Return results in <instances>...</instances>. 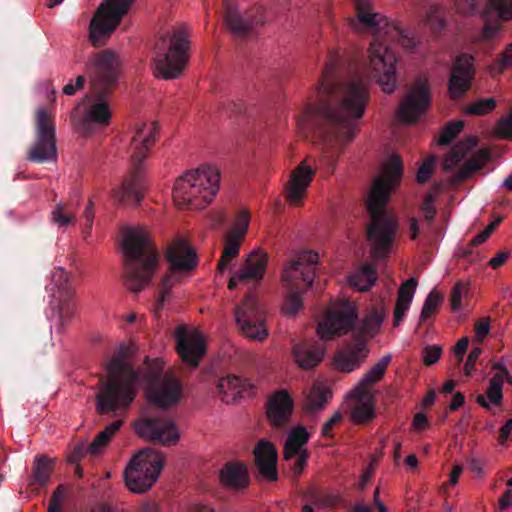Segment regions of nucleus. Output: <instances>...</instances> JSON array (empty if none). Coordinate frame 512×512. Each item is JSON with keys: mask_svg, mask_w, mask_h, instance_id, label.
I'll list each match as a JSON object with an SVG mask.
<instances>
[{"mask_svg": "<svg viewBox=\"0 0 512 512\" xmlns=\"http://www.w3.org/2000/svg\"><path fill=\"white\" fill-rule=\"evenodd\" d=\"M298 458L295 460L292 470L295 477H298L304 470V468L307 465V460L309 458V452L308 450H303L302 452H299Z\"/></svg>", "mask_w": 512, "mask_h": 512, "instance_id": "obj_62", "label": "nucleus"}, {"mask_svg": "<svg viewBox=\"0 0 512 512\" xmlns=\"http://www.w3.org/2000/svg\"><path fill=\"white\" fill-rule=\"evenodd\" d=\"M253 385L244 378L228 375L220 378L216 385V393L227 404L233 403L237 398L251 396Z\"/></svg>", "mask_w": 512, "mask_h": 512, "instance_id": "obj_28", "label": "nucleus"}, {"mask_svg": "<svg viewBox=\"0 0 512 512\" xmlns=\"http://www.w3.org/2000/svg\"><path fill=\"white\" fill-rule=\"evenodd\" d=\"M190 41L187 26L174 28L170 36H163L155 44L154 74L170 80L178 78L189 59Z\"/></svg>", "mask_w": 512, "mask_h": 512, "instance_id": "obj_9", "label": "nucleus"}, {"mask_svg": "<svg viewBox=\"0 0 512 512\" xmlns=\"http://www.w3.org/2000/svg\"><path fill=\"white\" fill-rule=\"evenodd\" d=\"M292 355L295 363L304 370L315 368L323 359L324 349L318 343L294 342Z\"/></svg>", "mask_w": 512, "mask_h": 512, "instance_id": "obj_31", "label": "nucleus"}, {"mask_svg": "<svg viewBox=\"0 0 512 512\" xmlns=\"http://www.w3.org/2000/svg\"><path fill=\"white\" fill-rule=\"evenodd\" d=\"M425 24L430 28L433 34H440L447 26V18L444 10L436 5H432L427 12Z\"/></svg>", "mask_w": 512, "mask_h": 512, "instance_id": "obj_45", "label": "nucleus"}, {"mask_svg": "<svg viewBox=\"0 0 512 512\" xmlns=\"http://www.w3.org/2000/svg\"><path fill=\"white\" fill-rule=\"evenodd\" d=\"M314 175L315 171L304 162L295 168L286 187V198L291 204L298 205L302 202Z\"/></svg>", "mask_w": 512, "mask_h": 512, "instance_id": "obj_26", "label": "nucleus"}, {"mask_svg": "<svg viewBox=\"0 0 512 512\" xmlns=\"http://www.w3.org/2000/svg\"><path fill=\"white\" fill-rule=\"evenodd\" d=\"M503 401V390L496 385L489 386L485 395L479 394L476 396V403L488 411H492V406H500Z\"/></svg>", "mask_w": 512, "mask_h": 512, "instance_id": "obj_44", "label": "nucleus"}, {"mask_svg": "<svg viewBox=\"0 0 512 512\" xmlns=\"http://www.w3.org/2000/svg\"><path fill=\"white\" fill-rule=\"evenodd\" d=\"M436 158L434 156H431L424 160V162L421 164V166L418 169L417 173V181L419 183H425L427 182L434 169Z\"/></svg>", "mask_w": 512, "mask_h": 512, "instance_id": "obj_57", "label": "nucleus"}, {"mask_svg": "<svg viewBox=\"0 0 512 512\" xmlns=\"http://www.w3.org/2000/svg\"><path fill=\"white\" fill-rule=\"evenodd\" d=\"M243 237L233 233H228L224 241V249L221 258L218 261V271L223 273L228 263L236 258L240 252V244Z\"/></svg>", "mask_w": 512, "mask_h": 512, "instance_id": "obj_42", "label": "nucleus"}, {"mask_svg": "<svg viewBox=\"0 0 512 512\" xmlns=\"http://www.w3.org/2000/svg\"><path fill=\"white\" fill-rule=\"evenodd\" d=\"M73 299L57 298L54 302L58 308L59 321L62 326L66 325L75 313V305L72 302Z\"/></svg>", "mask_w": 512, "mask_h": 512, "instance_id": "obj_52", "label": "nucleus"}, {"mask_svg": "<svg viewBox=\"0 0 512 512\" xmlns=\"http://www.w3.org/2000/svg\"><path fill=\"white\" fill-rule=\"evenodd\" d=\"M368 100L369 91L363 80L358 76L343 79L338 59L330 58L319 79L315 101L297 120L303 133H313L327 145L323 161L330 173L344 145L354 139L357 120L364 115Z\"/></svg>", "mask_w": 512, "mask_h": 512, "instance_id": "obj_1", "label": "nucleus"}, {"mask_svg": "<svg viewBox=\"0 0 512 512\" xmlns=\"http://www.w3.org/2000/svg\"><path fill=\"white\" fill-rule=\"evenodd\" d=\"M254 456L260 474L269 481H276L278 453L275 445L267 440H260L254 448Z\"/></svg>", "mask_w": 512, "mask_h": 512, "instance_id": "obj_27", "label": "nucleus"}, {"mask_svg": "<svg viewBox=\"0 0 512 512\" xmlns=\"http://www.w3.org/2000/svg\"><path fill=\"white\" fill-rule=\"evenodd\" d=\"M357 320V310L350 302H343L329 310L318 323L317 334L322 340H331L336 335L350 331Z\"/></svg>", "mask_w": 512, "mask_h": 512, "instance_id": "obj_16", "label": "nucleus"}, {"mask_svg": "<svg viewBox=\"0 0 512 512\" xmlns=\"http://www.w3.org/2000/svg\"><path fill=\"white\" fill-rule=\"evenodd\" d=\"M477 146L476 137H467L455 144L449 154L445 157L443 168L446 171L453 170L466 156V154Z\"/></svg>", "mask_w": 512, "mask_h": 512, "instance_id": "obj_37", "label": "nucleus"}, {"mask_svg": "<svg viewBox=\"0 0 512 512\" xmlns=\"http://www.w3.org/2000/svg\"><path fill=\"white\" fill-rule=\"evenodd\" d=\"M85 70L90 80V92L83 98L89 104L83 115V124L108 125L112 114L107 98L120 77L119 57L110 49L95 52L89 56Z\"/></svg>", "mask_w": 512, "mask_h": 512, "instance_id": "obj_4", "label": "nucleus"}, {"mask_svg": "<svg viewBox=\"0 0 512 512\" xmlns=\"http://www.w3.org/2000/svg\"><path fill=\"white\" fill-rule=\"evenodd\" d=\"M468 294V287L463 282H457L451 290L450 305L453 311L460 310L462 298Z\"/></svg>", "mask_w": 512, "mask_h": 512, "instance_id": "obj_54", "label": "nucleus"}, {"mask_svg": "<svg viewBox=\"0 0 512 512\" xmlns=\"http://www.w3.org/2000/svg\"><path fill=\"white\" fill-rule=\"evenodd\" d=\"M54 464V460L48 458L46 455L35 456L32 473L28 480V485L31 487H47L51 480Z\"/></svg>", "mask_w": 512, "mask_h": 512, "instance_id": "obj_35", "label": "nucleus"}, {"mask_svg": "<svg viewBox=\"0 0 512 512\" xmlns=\"http://www.w3.org/2000/svg\"><path fill=\"white\" fill-rule=\"evenodd\" d=\"M496 107L494 98L479 99L464 108V112L468 115L482 116L490 113Z\"/></svg>", "mask_w": 512, "mask_h": 512, "instance_id": "obj_50", "label": "nucleus"}, {"mask_svg": "<svg viewBox=\"0 0 512 512\" xmlns=\"http://www.w3.org/2000/svg\"><path fill=\"white\" fill-rule=\"evenodd\" d=\"M51 285L49 289L51 291L57 290V294L53 293V299L66 298L73 299L74 290L71 287L70 278L68 273L63 268H57L52 273Z\"/></svg>", "mask_w": 512, "mask_h": 512, "instance_id": "obj_40", "label": "nucleus"}, {"mask_svg": "<svg viewBox=\"0 0 512 512\" xmlns=\"http://www.w3.org/2000/svg\"><path fill=\"white\" fill-rule=\"evenodd\" d=\"M485 4V9L481 12V18L484 21L483 37L491 40L500 30L501 25L495 19L508 21L512 19V0H455V7L458 13L471 15L480 12V8Z\"/></svg>", "mask_w": 512, "mask_h": 512, "instance_id": "obj_12", "label": "nucleus"}, {"mask_svg": "<svg viewBox=\"0 0 512 512\" xmlns=\"http://www.w3.org/2000/svg\"><path fill=\"white\" fill-rule=\"evenodd\" d=\"M442 354V348L438 345L426 346L423 349V362L426 366L435 364Z\"/></svg>", "mask_w": 512, "mask_h": 512, "instance_id": "obj_58", "label": "nucleus"}, {"mask_svg": "<svg viewBox=\"0 0 512 512\" xmlns=\"http://www.w3.org/2000/svg\"><path fill=\"white\" fill-rule=\"evenodd\" d=\"M294 403L285 390L277 391L267 402V417L274 426H283L291 417Z\"/></svg>", "mask_w": 512, "mask_h": 512, "instance_id": "obj_29", "label": "nucleus"}, {"mask_svg": "<svg viewBox=\"0 0 512 512\" xmlns=\"http://www.w3.org/2000/svg\"><path fill=\"white\" fill-rule=\"evenodd\" d=\"M475 76L473 57L461 54L456 57L448 80L449 96L455 100L461 98L471 88Z\"/></svg>", "mask_w": 512, "mask_h": 512, "instance_id": "obj_22", "label": "nucleus"}, {"mask_svg": "<svg viewBox=\"0 0 512 512\" xmlns=\"http://www.w3.org/2000/svg\"><path fill=\"white\" fill-rule=\"evenodd\" d=\"M220 172L203 166L179 177L173 188V200L179 209H203L219 189Z\"/></svg>", "mask_w": 512, "mask_h": 512, "instance_id": "obj_8", "label": "nucleus"}, {"mask_svg": "<svg viewBox=\"0 0 512 512\" xmlns=\"http://www.w3.org/2000/svg\"><path fill=\"white\" fill-rule=\"evenodd\" d=\"M220 483L231 490H244L250 483L246 465L241 461L226 462L219 472Z\"/></svg>", "mask_w": 512, "mask_h": 512, "instance_id": "obj_30", "label": "nucleus"}, {"mask_svg": "<svg viewBox=\"0 0 512 512\" xmlns=\"http://www.w3.org/2000/svg\"><path fill=\"white\" fill-rule=\"evenodd\" d=\"M417 284V280L412 277L400 286L394 309V326H398L403 321L406 311L413 300Z\"/></svg>", "mask_w": 512, "mask_h": 512, "instance_id": "obj_33", "label": "nucleus"}, {"mask_svg": "<svg viewBox=\"0 0 512 512\" xmlns=\"http://www.w3.org/2000/svg\"><path fill=\"white\" fill-rule=\"evenodd\" d=\"M391 355H384L376 364L360 380L361 386H373L378 383L384 376L388 365L391 362Z\"/></svg>", "mask_w": 512, "mask_h": 512, "instance_id": "obj_43", "label": "nucleus"}, {"mask_svg": "<svg viewBox=\"0 0 512 512\" xmlns=\"http://www.w3.org/2000/svg\"><path fill=\"white\" fill-rule=\"evenodd\" d=\"M376 279L377 274L374 266L365 264L349 277V282L357 290L364 292L371 288Z\"/></svg>", "mask_w": 512, "mask_h": 512, "instance_id": "obj_41", "label": "nucleus"}, {"mask_svg": "<svg viewBox=\"0 0 512 512\" xmlns=\"http://www.w3.org/2000/svg\"><path fill=\"white\" fill-rule=\"evenodd\" d=\"M176 350L181 359L191 367H197L206 354V343L198 331H188L179 326L175 331Z\"/></svg>", "mask_w": 512, "mask_h": 512, "instance_id": "obj_21", "label": "nucleus"}, {"mask_svg": "<svg viewBox=\"0 0 512 512\" xmlns=\"http://www.w3.org/2000/svg\"><path fill=\"white\" fill-rule=\"evenodd\" d=\"M146 393L153 405L168 408L179 401L181 385L172 375H162L161 369L150 368V383Z\"/></svg>", "mask_w": 512, "mask_h": 512, "instance_id": "obj_17", "label": "nucleus"}, {"mask_svg": "<svg viewBox=\"0 0 512 512\" xmlns=\"http://www.w3.org/2000/svg\"><path fill=\"white\" fill-rule=\"evenodd\" d=\"M403 175V164L399 156H392L384 165L365 201L370 218L366 226L367 240L371 246V256L380 261L388 257L398 231V221L387 209L391 193L399 185Z\"/></svg>", "mask_w": 512, "mask_h": 512, "instance_id": "obj_3", "label": "nucleus"}, {"mask_svg": "<svg viewBox=\"0 0 512 512\" xmlns=\"http://www.w3.org/2000/svg\"><path fill=\"white\" fill-rule=\"evenodd\" d=\"M250 216L247 210L240 211L236 216L234 226L229 233L244 237L249 227Z\"/></svg>", "mask_w": 512, "mask_h": 512, "instance_id": "obj_55", "label": "nucleus"}, {"mask_svg": "<svg viewBox=\"0 0 512 512\" xmlns=\"http://www.w3.org/2000/svg\"><path fill=\"white\" fill-rule=\"evenodd\" d=\"M509 67H512V43L506 47L505 51L495 61V68L499 73H502Z\"/></svg>", "mask_w": 512, "mask_h": 512, "instance_id": "obj_59", "label": "nucleus"}, {"mask_svg": "<svg viewBox=\"0 0 512 512\" xmlns=\"http://www.w3.org/2000/svg\"><path fill=\"white\" fill-rule=\"evenodd\" d=\"M65 495V487L59 485L53 491L48 505V512H62V503Z\"/></svg>", "mask_w": 512, "mask_h": 512, "instance_id": "obj_56", "label": "nucleus"}, {"mask_svg": "<svg viewBox=\"0 0 512 512\" xmlns=\"http://www.w3.org/2000/svg\"><path fill=\"white\" fill-rule=\"evenodd\" d=\"M224 21L231 33L246 37L252 35L256 27L265 24V9L258 6L241 14L236 4L229 0L225 3Z\"/></svg>", "mask_w": 512, "mask_h": 512, "instance_id": "obj_18", "label": "nucleus"}, {"mask_svg": "<svg viewBox=\"0 0 512 512\" xmlns=\"http://www.w3.org/2000/svg\"><path fill=\"white\" fill-rule=\"evenodd\" d=\"M464 127V122L459 121H452L445 125V127L442 129V132L439 137V145L446 146L449 145L455 138L458 137L460 132L462 131Z\"/></svg>", "mask_w": 512, "mask_h": 512, "instance_id": "obj_51", "label": "nucleus"}, {"mask_svg": "<svg viewBox=\"0 0 512 512\" xmlns=\"http://www.w3.org/2000/svg\"><path fill=\"white\" fill-rule=\"evenodd\" d=\"M368 354L369 348L365 339L355 338V342L353 344L335 356L334 363L339 371L350 373L360 367L368 357Z\"/></svg>", "mask_w": 512, "mask_h": 512, "instance_id": "obj_25", "label": "nucleus"}, {"mask_svg": "<svg viewBox=\"0 0 512 512\" xmlns=\"http://www.w3.org/2000/svg\"><path fill=\"white\" fill-rule=\"evenodd\" d=\"M343 416L341 412H335L331 418H329L321 428V435L323 437L333 438L334 434L332 432L334 426L339 424L342 420Z\"/></svg>", "mask_w": 512, "mask_h": 512, "instance_id": "obj_60", "label": "nucleus"}, {"mask_svg": "<svg viewBox=\"0 0 512 512\" xmlns=\"http://www.w3.org/2000/svg\"><path fill=\"white\" fill-rule=\"evenodd\" d=\"M332 396V391L328 387L322 384H314L304 399L303 409L312 416L318 411L323 410L332 399Z\"/></svg>", "mask_w": 512, "mask_h": 512, "instance_id": "obj_34", "label": "nucleus"}, {"mask_svg": "<svg viewBox=\"0 0 512 512\" xmlns=\"http://www.w3.org/2000/svg\"><path fill=\"white\" fill-rule=\"evenodd\" d=\"M430 90L428 83L417 80L413 89L401 101L398 117L405 123H415L430 106Z\"/></svg>", "mask_w": 512, "mask_h": 512, "instance_id": "obj_20", "label": "nucleus"}, {"mask_svg": "<svg viewBox=\"0 0 512 512\" xmlns=\"http://www.w3.org/2000/svg\"><path fill=\"white\" fill-rule=\"evenodd\" d=\"M134 0H103L89 24V40L94 47L106 44L129 12Z\"/></svg>", "mask_w": 512, "mask_h": 512, "instance_id": "obj_11", "label": "nucleus"}, {"mask_svg": "<svg viewBox=\"0 0 512 512\" xmlns=\"http://www.w3.org/2000/svg\"><path fill=\"white\" fill-rule=\"evenodd\" d=\"M312 501L319 507H332L337 504L338 500L335 496L313 493Z\"/></svg>", "mask_w": 512, "mask_h": 512, "instance_id": "obj_63", "label": "nucleus"}, {"mask_svg": "<svg viewBox=\"0 0 512 512\" xmlns=\"http://www.w3.org/2000/svg\"><path fill=\"white\" fill-rule=\"evenodd\" d=\"M235 320L242 334L251 340L261 342L268 335L265 311L252 294L235 308Z\"/></svg>", "mask_w": 512, "mask_h": 512, "instance_id": "obj_15", "label": "nucleus"}, {"mask_svg": "<svg viewBox=\"0 0 512 512\" xmlns=\"http://www.w3.org/2000/svg\"><path fill=\"white\" fill-rule=\"evenodd\" d=\"M287 296L285 298L283 310L285 314L289 316H294L296 313L302 308V294L306 290H298V289H286Z\"/></svg>", "mask_w": 512, "mask_h": 512, "instance_id": "obj_49", "label": "nucleus"}, {"mask_svg": "<svg viewBox=\"0 0 512 512\" xmlns=\"http://www.w3.org/2000/svg\"><path fill=\"white\" fill-rule=\"evenodd\" d=\"M56 128L51 114L40 108L35 117V139L27 152V159L33 163H46L56 160Z\"/></svg>", "mask_w": 512, "mask_h": 512, "instance_id": "obj_13", "label": "nucleus"}, {"mask_svg": "<svg viewBox=\"0 0 512 512\" xmlns=\"http://www.w3.org/2000/svg\"><path fill=\"white\" fill-rule=\"evenodd\" d=\"M443 301V295L433 289L426 297L420 314V323L433 316Z\"/></svg>", "mask_w": 512, "mask_h": 512, "instance_id": "obj_48", "label": "nucleus"}, {"mask_svg": "<svg viewBox=\"0 0 512 512\" xmlns=\"http://www.w3.org/2000/svg\"><path fill=\"white\" fill-rule=\"evenodd\" d=\"M174 279L173 275H166L162 278L160 285H159V296L155 303V310L156 312H160L163 308L164 303L170 296V291L172 287L174 286Z\"/></svg>", "mask_w": 512, "mask_h": 512, "instance_id": "obj_53", "label": "nucleus"}, {"mask_svg": "<svg viewBox=\"0 0 512 512\" xmlns=\"http://www.w3.org/2000/svg\"><path fill=\"white\" fill-rule=\"evenodd\" d=\"M159 131L157 123H143L139 125L131 139L130 175L124 179L119 189L113 191L114 198L119 203L139 204L145 190L144 159L148 157L150 149L154 146Z\"/></svg>", "mask_w": 512, "mask_h": 512, "instance_id": "obj_7", "label": "nucleus"}, {"mask_svg": "<svg viewBox=\"0 0 512 512\" xmlns=\"http://www.w3.org/2000/svg\"><path fill=\"white\" fill-rule=\"evenodd\" d=\"M166 260L170 263L172 271H190L197 265L195 251L189 243L182 238L171 242L167 247Z\"/></svg>", "mask_w": 512, "mask_h": 512, "instance_id": "obj_24", "label": "nucleus"}, {"mask_svg": "<svg viewBox=\"0 0 512 512\" xmlns=\"http://www.w3.org/2000/svg\"><path fill=\"white\" fill-rule=\"evenodd\" d=\"M318 259L319 256L314 251L296 253L283 268V286L286 289L308 290L316 276Z\"/></svg>", "mask_w": 512, "mask_h": 512, "instance_id": "obj_14", "label": "nucleus"}, {"mask_svg": "<svg viewBox=\"0 0 512 512\" xmlns=\"http://www.w3.org/2000/svg\"><path fill=\"white\" fill-rule=\"evenodd\" d=\"M309 438L310 435L304 426L300 425L292 429L284 445V459L287 461L291 460L297 456L299 452H302L304 450L302 447L309 441Z\"/></svg>", "mask_w": 512, "mask_h": 512, "instance_id": "obj_36", "label": "nucleus"}, {"mask_svg": "<svg viewBox=\"0 0 512 512\" xmlns=\"http://www.w3.org/2000/svg\"><path fill=\"white\" fill-rule=\"evenodd\" d=\"M490 332V318L484 317L475 323L476 340L482 342Z\"/></svg>", "mask_w": 512, "mask_h": 512, "instance_id": "obj_61", "label": "nucleus"}, {"mask_svg": "<svg viewBox=\"0 0 512 512\" xmlns=\"http://www.w3.org/2000/svg\"><path fill=\"white\" fill-rule=\"evenodd\" d=\"M107 377L96 394V411L100 415H118L126 411L135 400L141 386V374L128 362L127 355L120 351L105 365Z\"/></svg>", "mask_w": 512, "mask_h": 512, "instance_id": "obj_5", "label": "nucleus"}, {"mask_svg": "<svg viewBox=\"0 0 512 512\" xmlns=\"http://www.w3.org/2000/svg\"><path fill=\"white\" fill-rule=\"evenodd\" d=\"M123 425V420H116L100 431L93 441L87 446V452L91 455H98L108 445L113 436Z\"/></svg>", "mask_w": 512, "mask_h": 512, "instance_id": "obj_39", "label": "nucleus"}, {"mask_svg": "<svg viewBox=\"0 0 512 512\" xmlns=\"http://www.w3.org/2000/svg\"><path fill=\"white\" fill-rule=\"evenodd\" d=\"M51 220L60 227H67L76 223V217L73 210L66 204L58 203L51 212Z\"/></svg>", "mask_w": 512, "mask_h": 512, "instance_id": "obj_47", "label": "nucleus"}, {"mask_svg": "<svg viewBox=\"0 0 512 512\" xmlns=\"http://www.w3.org/2000/svg\"><path fill=\"white\" fill-rule=\"evenodd\" d=\"M359 23L375 34L368 49V69L371 77L385 93H392L397 87L396 56L381 40L398 42L407 50H413L418 41L409 29H403L381 13L372 12L368 0H354Z\"/></svg>", "mask_w": 512, "mask_h": 512, "instance_id": "obj_2", "label": "nucleus"}, {"mask_svg": "<svg viewBox=\"0 0 512 512\" xmlns=\"http://www.w3.org/2000/svg\"><path fill=\"white\" fill-rule=\"evenodd\" d=\"M386 315V308L382 302L373 305L367 310L364 318L362 319L355 338H373L379 332Z\"/></svg>", "mask_w": 512, "mask_h": 512, "instance_id": "obj_32", "label": "nucleus"}, {"mask_svg": "<svg viewBox=\"0 0 512 512\" xmlns=\"http://www.w3.org/2000/svg\"><path fill=\"white\" fill-rule=\"evenodd\" d=\"M375 417V409L372 397L359 403L351 411V419L357 424H365Z\"/></svg>", "mask_w": 512, "mask_h": 512, "instance_id": "obj_46", "label": "nucleus"}, {"mask_svg": "<svg viewBox=\"0 0 512 512\" xmlns=\"http://www.w3.org/2000/svg\"><path fill=\"white\" fill-rule=\"evenodd\" d=\"M490 159L487 149L479 150L464 166L453 176V183L457 184L469 178L474 172L481 170Z\"/></svg>", "mask_w": 512, "mask_h": 512, "instance_id": "obj_38", "label": "nucleus"}, {"mask_svg": "<svg viewBox=\"0 0 512 512\" xmlns=\"http://www.w3.org/2000/svg\"><path fill=\"white\" fill-rule=\"evenodd\" d=\"M124 285L139 293L152 280L159 263V253L149 231L144 227H130L123 235Z\"/></svg>", "mask_w": 512, "mask_h": 512, "instance_id": "obj_6", "label": "nucleus"}, {"mask_svg": "<svg viewBox=\"0 0 512 512\" xmlns=\"http://www.w3.org/2000/svg\"><path fill=\"white\" fill-rule=\"evenodd\" d=\"M482 353V349L480 347H474L467 358V361L464 365V373L466 376H470L474 370V364L476 360L479 358V356Z\"/></svg>", "mask_w": 512, "mask_h": 512, "instance_id": "obj_64", "label": "nucleus"}, {"mask_svg": "<svg viewBox=\"0 0 512 512\" xmlns=\"http://www.w3.org/2000/svg\"><path fill=\"white\" fill-rule=\"evenodd\" d=\"M268 264V255L261 251L251 252L238 272L232 276L228 282V289L234 290L238 282H247L250 280H261L266 272Z\"/></svg>", "mask_w": 512, "mask_h": 512, "instance_id": "obj_23", "label": "nucleus"}, {"mask_svg": "<svg viewBox=\"0 0 512 512\" xmlns=\"http://www.w3.org/2000/svg\"><path fill=\"white\" fill-rule=\"evenodd\" d=\"M163 455L152 448L138 451L124 470L127 488L133 493H144L156 482L163 468Z\"/></svg>", "mask_w": 512, "mask_h": 512, "instance_id": "obj_10", "label": "nucleus"}, {"mask_svg": "<svg viewBox=\"0 0 512 512\" xmlns=\"http://www.w3.org/2000/svg\"><path fill=\"white\" fill-rule=\"evenodd\" d=\"M135 430L141 438L165 446L176 444L180 437L175 423L166 418L141 419L135 424Z\"/></svg>", "mask_w": 512, "mask_h": 512, "instance_id": "obj_19", "label": "nucleus"}]
</instances>
